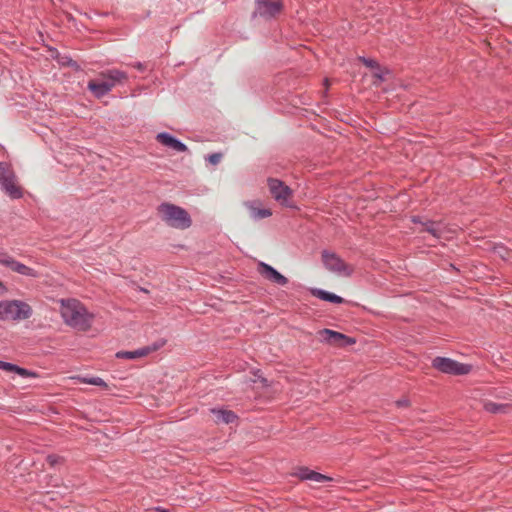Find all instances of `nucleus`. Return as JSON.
Wrapping results in <instances>:
<instances>
[{"instance_id": "f257e3e1", "label": "nucleus", "mask_w": 512, "mask_h": 512, "mask_svg": "<svg viewBox=\"0 0 512 512\" xmlns=\"http://www.w3.org/2000/svg\"><path fill=\"white\" fill-rule=\"evenodd\" d=\"M59 312L63 322L78 331H87L91 328L94 315L77 299H60Z\"/></svg>"}, {"instance_id": "f03ea898", "label": "nucleus", "mask_w": 512, "mask_h": 512, "mask_svg": "<svg viewBox=\"0 0 512 512\" xmlns=\"http://www.w3.org/2000/svg\"><path fill=\"white\" fill-rule=\"evenodd\" d=\"M127 80V74L118 69L100 72L96 79L88 82V89L97 98H101L110 92L117 84Z\"/></svg>"}, {"instance_id": "7ed1b4c3", "label": "nucleus", "mask_w": 512, "mask_h": 512, "mask_svg": "<svg viewBox=\"0 0 512 512\" xmlns=\"http://www.w3.org/2000/svg\"><path fill=\"white\" fill-rule=\"evenodd\" d=\"M159 218L169 227L185 230L188 229L192 220L188 212L182 207L171 203H162L157 208Z\"/></svg>"}, {"instance_id": "20e7f679", "label": "nucleus", "mask_w": 512, "mask_h": 512, "mask_svg": "<svg viewBox=\"0 0 512 512\" xmlns=\"http://www.w3.org/2000/svg\"><path fill=\"white\" fill-rule=\"evenodd\" d=\"M2 320L21 321L29 319L33 314L32 307L21 300L3 301Z\"/></svg>"}, {"instance_id": "39448f33", "label": "nucleus", "mask_w": 512, "mask_h": 512, "mask_svg": "<svg viewBox=\"0 0 512 512\" xmlns=\"http://www.w3.org/2000/svg\"><path fill=\"white\" fill-rule=\"evenodd\" d=\"M322 262L327 270L340 276L349 277L353 273V267L342 260L335 253L324 250Z\"/></svg>"}, {"instance_id": "423d86ee", "label": "nucleus", "mask_w": 512, "mask_h": 512, "mask_svg": "<svg viewBox=\"0 0 512 512\" xmlns=\"http://www.w3.org/2000/svg\"><path fill=\"white\" fill-rule=\"evenodd\" d=\"M267 186L275 201L283 206L292 207L290 199L293 196V191L289 186L276 178H269L267 180Z\"/></svg>"}, {"instance_id": "0eeeda50", "label": "nucleus", "mask_w": 512, "mask_h": 512, "mask_svg": "<svg viewBox=\"0 0 512 512\" xmlns=\"http://www.w3.org/2000/svg\"><path fill=\"white\" fill-rule=\"evenodd\" d=\"M432 365L443 373L465 375L471 371V366L445 357H436Z\"/></svg>"}, {"instance_id": "6e6552de", "label": "nucleus", "mask_w": 512, "mask_h": 512, "mask_svg": "<svg viewBox=\"0 0 512 512\" xmlns=\"http://www.w3.org/2000/svg\"><path fill=\"white\" fill-rule=\"evenodd\" d=\"M0 185L2 189L13 199L21 198L23 195L22 188L16 181V176L9 168L0 167Z\"/></svg>"}, {"instance_id": "1a4fd4ad", "label": "nucleus", "mask_w": 512, "mask_h": 512, "mask_svg": "<svg viewBox=\"0 0 512 512\" xmlns=\"http://www.w3.org/2000/svg\"><path fill=\"white\" fill-rule=\"evenodd\" d=\"M319 339L322 342L336 347H345L355 344V339L348 337L340 332L330 329H323L318 332Z\"/></svg>"}, {"instance_id": "9d476101", "label": "nucleus", "mask_w": 512, "mask_h": 512, "mask_svg": "<svg viewBox=\"0 0 512 512\" xmlns=\"http://www.w3.org/2000/svg\"><path fill=\"white\" fill-rule=\"evenodd\" d=\"M0 264L9 267L12 271L19 273L21 275L33 278L38 277V273L34 269L16 261L12 256L8 255L7 253L0 252Z\"/></svg>"}, {"instance_id": "9b49d317", "label": "nucleus", "mask_w": 512, "mask_h": 512, "mask_svg": "<svg viewBox=\"0 0 512 512\" xmlns=\"http://www.w3.org/2000/svg\"><path fill=\"white\" fill-rule=\"evenodd\" d=\"M282 9L281 0H257L256 13L265 18L274 17Z\"/></svg>"}, {"instance_id": "f8f14e48", "label": "nucleus", "mask_w": 512, "mask_h": 512, "mask_svg": "<svg viewBox=\"0 0 512 512\" xmlns=\"http://www.w3.org/2000/svg\"><path fill=\"white\" fill-rule=\"evenodd\" d=\"M419 223L422 226L420 231H426L438 239L447 238V234L454 232V230L448 228L443 222L427 220L425 222L419 221Z\"/></svg>"}, {"instance_id": "ddd939ff", "label": "nucleus", "mask_w": 512, "mask_h": 512, "mask_svg": "<svg viewBox=\"0 0 512 512\" xmlns=\"http://www.w3.org/2000/svg\"><path fill=\"white\" fill-rule=\"evenodd\" d=\"M260 272L261 274L266 277L268 280L275 282L279 285H286L288 283V279L280 274L277 270H275L272 266L260 263Z\"/></svg>"}, {"instance_id": "4468645a", "label": "nucleus", "mask_w": 512, "mask_h": 512, "mask_svg": "<svg viewBox=\"0 0 512 512\" xmlns=\"http://www.w3.org/2000/svg\"><path fill=\"white\" fill-rule=\"evenodd\" d=\"M156 139L162 145L170 147L178 152H185L188 149L184 143L180 142L168 133H159L156 136Z\"/></svg>"}, {"instance_id": "2eb2a0df", "label": "nucleus", "mask_w": 512, "mask_h": 512, "mask_svg": "<svg viewBox=\"0 0 512 512\" xmlns=\"http://www.w3.org/2000/svg\"><path fill=\"white\" fill-rule=\"evenodd\" d=\"M296 476L298 478H300L301 480H311V481L318 482V483H322V482L331 480L330 477L323 475L321 473L315 472V471H311L308 468H300L297 471Z\"/></svg>"}, {"instance_id": "dca6fc26", "label": "nucleus", "mask_w": 512, "mask_h": 512, "mask_svg": "<svg viewBox=\"0 0 512 512\" xmlns=\"http://www.w3.org/2000/svg\"><path fill=\"white\" fill-rule=\"evenodd\" d=\"M211 414L216 423L229 424L236 419V415L230 410L211 409Z\"/></svg>"}, {"instance_id": "f3484780", "label": "nucleus", "mask_w": 512, "mask_h": 512, "mask_svg": "<svg viewBox=\"0 0 512 512\" xmlns=\"http://www.w3.org/2000/svg\"><path fill=\"white\" fill-rule=\"evenodd\" d=\"M245 206L249 211L250 218L252 219H263L272 215V211L270 209L257 207L255 203L247 202L245 203Z\"/></svg>"}, {"instance_id": "a211bd4d", "label": "nucleus", "mask_w": 512, "mask_h": 512, "mask_svg": "<svg viewBox=\"0 0 512 512\" xmlns=\"http://www.w3.org/2000/svg\"><path fill=\"white\" fill-rule=\"evenodd\" d=\"M312 294L316 296L317 298L329 301L336 304H341L344 302V299L336 294L321 290V289H314L312 290Z\"/></svg>"}, {"instance_id": "6ab92c4d", "label": "nucleus", "mask_w": 512, "mask_h": 512, "mask_svg": "<svg viewBox=\"0 0 512 512\" xmlns=\"http://www.w3.org/2000/svg\"><path fill=\"white\" fill-rule=\"evenodd\" d=\"M0 369L8 371V372H16L20 376L28 377V376H34V374L24 368H20L14 364L0 361Z\"/></svg>"}, {"instance_id": "aec40b11", "label": "nucleus", "mask_w": 512, "mask_h": 512, "mask_svg": "<svg viewBox=\"0 0 512 512\" xmlns=\"http://www.w3.org/2000/svg\"><path fill=\"white\" fill-rule=\"evenodd\" d=\"M150 351V348H142L135 351L118 352L116 356L118 358L135 359L146 356L148 353H150Z\"/></svg>"}, {"instance_id": "412c9836", "label": "nucleus", "mask_w": 512, "mask_h": 512, "mask_svg": "<svg viewBox=\"0 0 512 512\" xmlns=\"http://www.w3.org/2000/svg\"><path fill=\"white\" fill-rule=\"evenodd\" d=\"M77 379L84 384H90L107 388V384L100 377H77Z\"/></svg>"}, {"instance_id": "4be33fe9", "label": "nucleus", "mask_w": 512, "mask_h": 512, "mask_svg": "<svg viewBox=\"0 0 512 512\" xmlns=\"http://www.w3.org/2000/svg\"><path fill=\"white\" fill-rule=\"evenodd\" d=\"M484 408L488 412L496 413V412L500 411L503 408V406L502 405H498V404L493 403V402H486L484 404Z\"/></svg>"}, {"instance_id": "5701e85b", "label": "nucleus", "mask_w": 512, "mask_h": 512, "mask_svg": "<svg viewBox=\"0 0 512 512\" xmlns=\"http://www.w3.org/2000/svg\"><path fill=\"white\" fill-rule=\"evenodd\" d=\"M61 461H62V458L60 456H57V455H49L47 457V462L49 463V465L51 467H54V466L58 465Z\"/></svg>"}, {"instance_id": "b1692460", "label": "nucleus", "mask_w": 512, "mask_h": 512, "mask_svg": "<svg viewBox=\"0 0 512 512\" xmlns=\"http://www.w3.org/2000/svg\"><path fill=\"white\" fill-rule=\"evenodd\" d=\"M221 158L222 155L220 153H214L209 156L208 160L211 164L216 165L220 162Z\"/></svg>"}, {"instance_id": "393cba45", "label": "nucleus", "mask_w": 512, "mask_h": 512, "mask_svg": "<svg viewBox=\"0 0 512 512\" xmlns=\"http://www.w3.org/2000/svg\"><path fill=\"white\" fill-rule=\"evenodd\" d=\"M360 60L362 61V63L364 65H366L367 67H371V68H378V64L376 61L372 60V59H366V58H360Z\"/></svg>"}, {"instance_id": "a878e982", "label": "nucleus", "mask_w": 512, "mask_h": 512, "mask_svg": "<svg viewBox=\"0 0 512 512\" xmlns=\"http://www.w3.org/2000/svg\"><path fill=\"white\" fill-rule=\"evenodd\" d=\"M376 69H377V71L374 73V77L377 78L378 80H383L384 79V75L386 73H388V72L380 69L379 66Z\"/></svg>"}, {"instance_id": "bb28decb", "label": "nucleus", "mask_w": 512, "mask_h": 512, "mask_svg": "<svg viewBox=\"0 0 512 512\" xmlns=\"http://www.w3.org/2000/svg\"><path fill=\"white\" fill-rule=\"evenodd\" d=\"M398 407H408L409 406V400L404 398L402 400L397 401Z\"/></svg>"}, {"instance_id": "cd10ccee", "label": "nucleus", "mask_w": 512, "mask_h": 512, "mask_svg": "<svg viewBox=\"0 0 512 512\" xmlns=\"http://www.w3.org/2000/svg\"><path fill=\"white\" fill-rule=\"evenodd\" d=\"M6 292V288L2 282H0V295H3Z\"/></svg>"}, {"instance_id": "c85d7f7f", "label": "nucleus", "mask_w": 512, "mask_h": 512, "mask_svg": "<svg viewBox=\"0 0 512 512\" xmlns=\"http://www.w3.org/2000/svg\"><path fill=\"white\" fill-rule=\"evenodd\" d=\"M2 311H3V301H0V320H2V318H3Z\"/></svg>"}]
</instances>
